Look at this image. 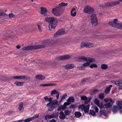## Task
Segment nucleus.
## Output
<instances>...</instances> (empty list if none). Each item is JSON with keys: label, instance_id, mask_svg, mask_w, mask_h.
Returning <instances> with one entry per match:
<instances>
[{"label": "nucleus", "instance_id": "1", "mask_svg": "<svg viewBox=\"0 0 122 122\" xmlns=\"http://www.w3.org/2000/svg\"><path fill=\"white\" fill-rule=\"evenodd\" d=\"M80 59L82 61H86L87 62L86 63H84L82 66L77 67V69L79 70H85L86 68L88 67L90 63L95 61V60L92 58H87L84 56L81 57L80 58Z\"/></svg>", "mask_w": 122, "mask_h": 122}, {"label": "nucleus", "instance_id": "2", "mask_svg": "<svg viewBox=\"0 0 122 122\" xmlns=\"http://www.w3.org/2000/svg\"><path fill=\"white\" fill-rule=\"evenodd\" d=\"M45 20L47 22H49L50 23H52L54 22L55 23V24L53 23H51L49 25V30H51L52 29H54L56 26V24L57 23L58 21V20L57 19L52 17H46L45 18Z\"/></svg>", "mask_w": 122, "mask_h": 122}, {"label": "nucleus", "instance_id": "3", "mask_svg": "<svg viewBox=\"0 0 122 122\" xmlns=\"http://www.w3.org/2000/svg\"><path fill=\"white\" fill-rule=\"evenodd\" d=\"M45 46L44 45L30 46L24 47L22 49L23 50H35L44 48Z\"/></svg>", "mask_w": 122, "mask_h": 122}, {"label": "nucleus", "instance_id": "4", "mask_svg": "<svg viewBox=\"0 0 122 122\" xmlns=\"http://www.w3.org/2000/svg\"><path fill=\"white\" fill-rule=\"evenodd\" d=\"M60 8L58 6L52 9V12L53 14L56 16H59L62 15L63 12L60 9Z\"/></svg>", "mask_w": 122, "mask_h": 122}, {"label": "nucleus", "instance_id": "5", "mask_svg": "<svg viewBox=\"0 0 122 122\" xmlns=\"http://www.w3.org/2000/svg\"><path fill=\"white\" fill-rule=\"evenodd\" d=\"M91 22L92 25L94 26L98 24L97 19L96 15L93 14L91 16Z\"/></svg>", "mask_w": 122, "mask_h": 122}, {"label": "nucleus", "instance_id": "6", "mask_svg": "<svg viewBox=\"0 0 122 122\" xmlns=\"http://www.w3.org/2000/svg\"><path fill=\"white\" fill-rule=\"evenodd\" d=\"M89 105H87L86 106H85L83 104H82L79 106L78 109L79 110H81L82 111H84L85 113H86L89 112Z\"/></svg>", "mask_w": 122, "mask_h": 122}, {"label": "nucleus", "instance_id": "7", "mask_svg": "<svg viewBox=\"0 0 122 122\" xmlns=\"http://www.w3.org/2000/svg\"><path fill=\"white\" fill-rule=\"evenodd\" d=\"M94 11L93 9L91 6H86L83 10V12L87 13L88 14L92 13Z\"/></svg>", "mask_w": 122, "mask_h": 122}, {"label": "nucleus", "instance_id": "8", "mask_svg": "<svg viewBox=\"0 0 122 122\" xmlns=\"http://www.w3.org/2000/svg\"><path fill=\"white\" fill-rule=\"evenodd\" d=\"M120 2L118 1H112L111 2H109L106 3L102 5L103 7L108 6L116 5L119 4Z\"/></svg>", "mask_w": 122, "mask_h": 122}, {"label": "nucleus", "instance_id": "9", "mask_svg": "<svg viewBox=\"0 0 122 122\" xmlns=\"http://www.w3.org/2000/svg\"><path fill=\"white\" fill-rule=\"evenodd\" d=\"M50 105L54 107H55L58 106L59 105L57 100H54L51 102H50L46 104L47 107H49Z\"/></svg>", "mask_w": 122, "mask_h": 122}, {"label": "nucleus", "instance_id": "10", "mask_svg": "<svg viewBox=\"0 0 122 122\" xmlns=\"http://www.w3.org/2000/svg\"><path fill=\"white\" fill-rule=\"evenodd\" d=\"M118 22L117 19H114L113 22H108L109 24L112 26V27L116 28L117 26L118 25L119 23H117Z\"/></svg>", "mask_w": 122, "mask_h": 122}, {"label": "nucleus", "instance_id": "11", "mask_svg": "<svg viewBox=\"0 0 122 122\" xmlns=\"http://www.w3.org/2000/svg\"><path fill=\"white\" fill-rule=\"evenodd\" d=\"M41 14L45 16H48L49 15V13L47 12L46 9L43 7L41 8Z\"/></svg>", "mask_w": 122, "mask_h": 122}, {"label": "nucleus", "instance_id": "12", "mask_svg": "<svg viewBox=\"0 0 122 122\" xmlns=\"http://www.w3.org/2000/svg\"><path fill=\"white\" fill-rule=\"evenodd\" d=\"M81 99L82 100H84L85 101V103L86 104L89 102L91 99L89 97L87 98L85 96H83L81 97Z\"/></svg>", "mask_w": 122, "mask_h": 122}, {"label": "nucleus", "instance_id": "13", "mask_svg": "<svg viewBox=\"0 0 122 122\" xmlns=\"http://www.w3.org/2000/svg\"><path fill=\"white\" fill-rule=\"evenodd\" d=\"M64 34V30L61 29L57 31L54 35L55 37H56L58 36Z\"/></svg>", "mask_w": 122, "mask_h": 122}, {"label": "nucleus", "instance_id": "14", "mask_svg": "<svg viewBox=\"0 0 122 122\" xmlns=\"http://www.w3.org/2000/svg\"><path fill=\"white\" fill-rule=\"evenodd\" d=\"M116 104L118 107V109L120 112L122 113V101L120 102L117 101L116 102Z\"/></svg>", "mask_w": 122, "mask_h": 122}, {"label": "nucleus", "instance_id": "15", "mask_svg": "<svg viewBox=\"0 0 122 122\" xmlns=\"http://www.w3.org/2000/svg\"><path fill=\"white\" fill-rule=\"evenodd\" d=\"M51 95L52 96H53V95L56 94V99L58 100L59 99V94L58 92L56 90L54 89L52 90L51 92Z\"/></svg>", "mask_w": 122, "mask_h": 122}, {"label": "nucleus", "instance_id": "16", "mask_svg": "<svg viewBox=\"0 0 122 122\" xmlns=\"http://www.w3.org/2000/svg\"><path fill=\"white\" fill-rule=\"evenodd\" d=\"M70 58V56L69 55H66L59 57L57 58V59L59 60H61L68 59Z\"/></svg>", "mask_w": 122, "mask_h": 122}, {"label": "nucleus", "instance_id": "17", "mask_svg": "<svg viewBox=\"0 0 122 122\" xmlns=\"http://www.w3.org/2000/svg\"><path fill=\"white\" fill-rule=\"evenodd\" d=\"M36 78L39 80H43L45 79V77L42 75H38L36 76Z\"/></svg>", "mask_w": 122, "mask_h": 122}, {"label": "nucleus", "instance_id": "18", "mask_svg": "<svg viewBox=\"0 0 122 122\" xmlns=\"http://www.w3.org/2000/svg\"><path fill=\"white\" fill-rule=\"evenodd\" d=\"M74 67V65L72 64H67L65 66V68L67 69L72 68H73Z\"/></svg>", "mask_w": 122, "mask_h": 122}, {"label": "nucleus", "instance_id": "19", "mask_svg": "<svg viewBox=\"0 0 122 122\" xmlns=\"http://www.w3.org/2000/svg\"><path fill=\"white\" fill-rule=\"evenodd\" d=\"M59 114V117L60 119H64L65 118L66 116L62 111L60 112Z\"/></svg>", "mask_w": 122, "mask_h": 122}, {"label": "nucleus", "instance_id": "20", "mask_svg": "<svg viewBox=\"0 0 122 122\" xmlns=\"http://www.w3.org/2000/svg\"><path fill=\"white\" fill-rule=\"evenodd\" d=\"M19 111L22 112L24 110V109L23 106V104L22 103H20L19 105Z\"/></svg>", "mask_w": 122, "mask_h": 122}, {"label": "nucleus", "instance_id": "21", "mask_svg": "<svg viewBox=\"0 0 122 122\" xmlns=\"http://www.w3.org/2000/svg\"><path fill=\"white\" fill-rule=\"evenodd\" d=\"M118 107L116 106H113L112 109V111L114 113L117 112L118 110Z\"/></svg>", "mask_w": 122, "mask_h": 122}, {"label": "nucleus", "instance_id": "22", "mask_svg": "<svg viewBox=\"0 0 122 122\" xmlns=\"http://www.w3.org/2000/svg\"><path fill=\"white\" fill-rule=\"evenodd\" d=\"M115 84L119 86L122 87V81H116Z\"/></svg>", "mask_w": 122, "mask_h": 122}, {"label": "nucleus", "instance_id": "23", "mask_svg": "<svg viewBox=\"0 0 122 122\" xmlns=\"http://www.w3.org/2000/svg\"><path fill=\"white\" fill-rule=\"evenodd\" d=\"M111 106V103L110 102L106 103L104 104L103 106V107L104 108H109Z\"/></svg>", "mask_w": 122, "mask_h": 122}, {"label": "nucleus", "instance_id": "24", "mask_svg": "<svg viewBox=\"0 0 122 122\" xmlns=\"http://www.w3.org/2000/svg\"><path fill=\"white\" fill-rule=\"evenodd\" d=\"M75 10V9L74 8L71 11V15L72 16H75L76 15V12H74Z\"/></svg>", "mask_w": 122, "mask_h": 122}, {"label": "nucleus", "instance_id": "25", "mask_svg": "<svg viewBox=\"0 0 122 122\" xmlns=\"http://www.w3.org/2000/svg\"><path fill=\"white\" fill-rule=\"evenodd\" d=\"M68 5L67 3H64L63 2L59 4L58 6L60 8H62L63 6H66Z\"/></svg>", "mask_w": 122, "mask_h": 122}, {"label": "nucleus", "instance_id": "26", "mask_svg": "<svg viewBox=\"0 0 122 122\" xmlns=\"http://www.w3.org/2000/svg\"><path fill=\"white\" fill-rule=\"evenodd\" d=\"M112 85H109L108 87H107L106 88L105 92L106 93H109V92L111 89L110 88L112 87Z\"/></svg>", "mask_w": 122, "mask_h": 122}, {"label": "nucleus", "instance_id": "27", "mask_svg": "<svg viewBox=\"0 0 122 122\" xmlns=\"http://www.w3.org/2000/svg\"><path fill=\"white\" fill-rule=\"evenodd\" d=\"M74 98L73 97H70L67 100V102L70 103V104L71 102H74Z\"/></svg>", "mask_w": 122, "mask_h": 122}, {"label": "nucleus", "instance_id": "28", "mask_svg": "<svg viewBox=\"0 0 122 122\" xmlns=\"http://www.w3.org/2000/svg\"><path fill=\"white\" fill-rule=\"evenodd\" d=\"M93 46V44L92 43H86V47L87 48H90Z\"/></svg>", "mask_w": 122, "mask_h": 122}, {"label": "nucleus", "instance_id": "29", "mask_svg": "<svg viewBox=\"0 0 122 122\" xmlns=\"http://www.w3.org/2000/svg\"><path fill=\"white\" fill-rule=\"evenodd\" d=\"M75 116L77 117H80L81 115V113L79 112H76L75 113Z\"/></svg>", "mask_w": 122, "mask_h": 122}, {"label": "nucleus", "instance_id": "30", "mask_svg": "<svg viewBox=\"0 0 122 122\" xmlns=\"http://www.w3.org/2000/svg\"><path fill=\"white\" fill-rule=\"evenodd\" d=\"M7 16V15L5 14L2 10L0 9V16Z\"/></svg>", "mask_w": 122, "mask_h": 122}, {"label": "nucleus", "instance_id": "31", "mask_svg": "<svg viewBox=\"0 0 122 122\" xmlns=\"http://www.w3.org/2000/svg\"><path fill=\"white\" fill-rule=\"evenodd\" d=\"M14 84L20 86H21L23 85L22 82L18 81L15 82L14 83Z\"/></svg>", "mask_w": 122, "mask_h": 122}, {"label": "nucleus", "instance_id": "32", "mask_svg": "<svg viewBox=\"0 0 122 122\" xmlns=\"http://www.w3.org/2000/svg\"><path fill=\"white\" fill-rule=\"evenodd\" d=\"M33 120L32 117H29L25 119L24 121V122H29Z\"/></svg>", "mask_w": 122, "mask_h": 122}, {"label": "nucleus", "instance_id": "33", "mask_svg": "<svg viewBox=\"0 0 122 122\" xmlns=\"http://www.w3.org/2000/svg\"><path fill=\"white\" fill-rule=\"evenodd\" d=\"M101 67L104 70H105L107 69L108 67L107 65L105 64H103L101 66Z\"/></svg>", "mask_w": 122, "mask_h": 122}, {"label": "nucleus", "instance_id": "34", "mask_svg": "<svg viewBox=\"0 0 122 122\" xmlns=\"http://www.w3.org/2000/svg\"><path fill=\"white\" fill-rule=\"evenodd\" d=\"M64 113L65 116H67L69 115L70 113H71V112L68 110H66L65 111Z\"/></svg>", "mask_w": 122, "mask_h": 122}, {"label": "nucleus", "instance_id": "35", "mask_svg": "<svg viewBox=\"0 0 122 122\" xmlns=\"http://www.w3.org/2000/svg\"><path fill=\"white\" fill-rule=\"evenodd\" d=\"M90 114L91 115L94 116L95 115V112L93 110H90Z\"/></svg>", "mask_w": 122, "mask_h": 122}, {"label": "nucleus", "instance_id": "36", "mask_svg": "<svg viewBox=\"0 0 122 122\" xmlns=\"http://www.w3.org/2000/svg\"><path fill=\"white\" fill-rule=\"evenodd\" d=\"M94 102L95 104L97 105L98 106L99 105V101L97 99H95L94 101Z\"/></svg>", "mask_w": 122, "mask_h": 122}, {"label": "nucleus", "instance_id": "37", "mask_svg": "<svg viewBox=\"0 0 122 122\" xmlns=\"http://www.w3.org/2000/svg\"><path fill=\"white\" fill-rule=\"evenodd\" d=\"M51 115L53 118L57 116H58V114L57 113H55L51 114Z\"/></svg>", "mask_w": 122, "mask_h": 122}, {"label": "nucleus", "instance_id": "38", "mask_svg": "<svg viewBox=\"0 0 122 122\" xmlns=\"http://www.w3.org/2000/svg\"><path fill=\"white\" fill-rule=\"evenodd\" d=\"M117 26L116 28L122 30V24L119 23Z\"/></svg>", "mask_w": 122, "mask_h": 122}, {"label": "nucleus", "instance_id": "39", "mask_svg": "<svg viewBox=\"0 0 122 122\" xmlns=\"http://www.w3.org/2000/svg\"><path fill=\"white\" fill-rule=\"evenodd\" d=\"M45 119L46 120H48L49 119H51L49 115H46L45 116Z\"/></svg>", "mask_w": 122, "mask_h": 122}, {"label": "nucleus", "instance_id": "40", "mask_svg": "<svg viewBox=\"0 0 122 122\" xmlns=\"http://www.w3.org/2000/svg\"><path fill=\"white\" fill-rule=\"evenodd\" d=\"M86 43L83 42L81 43V46L82 48H83L84 47H86Z\"/></svg>", "mask_w": 122, "mask_h": 122}, {"label": "nucleus", "instance_id": "41", "mask_svg": "<svg viewBox=\"0 0 122 122\" xmlns=\"http://www.w3.org/2000/svg\"><path fill=\"white\" fill-rule=\"evenodd\" d=\"M67 96L66 94H64L62 96L61 98L62 99H64L65 98H67Z\"/></svg>", "mask_w": 122, "mask_h": 122}, {"label": "nucleus", "instance_id": "42", "mask_svg": "<svg viewBox=\"0 0 122 122\" xmlns=\"http://www.w3.org/2000/svg\"><path fill=\"white\" fill-rule=\"evenodd\" d=\"M39 117V114H36L35 115H34L32 117V119L33 120H34V119L35 118H37L38 117Z\"/></svg>", "mask_w": 122, "mask_h": 122}, {"label": "nucleus", "instance_id": "43", "mask_svg": "<svg viewBox=\"0 0 122 122\" xmlns=\"http://www.w3.org/2000/svg\"><path fill=\"white\" fill-rule=\"evenodd\" d=\"M90 67L91 68H93L94 67H97V65L95 64H92L90 66Z\"/></svg>", "mask_w": 122, "mask_h": 122}, {"label": "nucleus", "instance_id": "44", "mask_svg": "<svg viewBox=\"0 0 122 122\" xmlns=\"http://www.w3.org/2000/svg\"><path fill=\"white\" fill-rule=\"evenodd\" d=\"M100 113L101 115H103L105 116L106 115V113L103 110H101L100 111Z\"/></svg>", "mask_w": 122, "mask_h": 122}, {"label": "nucleus", "instance_id": "45", "mask_svg": "<svg viewBox=\"0 0 122 122\" xmlns=\"http://www.w3.org/2000/svg\"><path fill=\"white\" fill-rule=\"evenodd\" d=\"M50 107L48 109V111H52L55 107L50 105Z\"/></svg>", "mask_w": 122, "mask_h": 122}, {"label": "nucleus", "instance_id": "46", "mask_svg": "<svg viewBox=\"0 0 122 122\" xmlns=\"http://www.w3.org/2000/svg\"><path fill=\"white\" fill-rule=\"evenodd\" d=\"M104 97V95L103 94L101 93L100 94L99 98L101 99H102Z\"/></svg>", "mask_w": 122, "mask_h": 122}, {"label": "nucleus", "instance_id": "47", "mask_svg": "<svg viewBox=\"0 0 122 122\" xmlns=\"http://www.w3.org/2000/svg\"><path fill=\"white\" fill-rule=\"evenodd\" d=\"M25 79L26 80H28L30 79L29 77L27 76H23V79Z\"/></svg>", "mask_w": 122, "mask_h": 122}, {"label": "nucleus", "instance_id": "48", "mask_svg": "<svg viewBox=\"0 0 122 122\" xmlns=\"http://www.w3.org/2000/svg\"><path fill=\"white\" fill-rule=\"evenodd\" d=\"M9 16L10 18L13 17L15 16V15L12 13L10 14L9 15Z\"/></svg>", "mask_w": 122, "mask_h": 122}, {"label": "nucleus", "instance_id": "49", "mask_svg": "<svg viewBox=\"0 0 122 122\" xmlns=\"http://www.w3.org/2000/svg\"><path fill=\"white\" fill-rule=\"evenodd\" d=\"M56 83H49L48 84V86H56Z\"/></svg>", "mask_w": 122, "mask_h": 122}, {"label": "nucleus", "instance_id": "50", "mask_svg": "<svg viewBox=\"0 0 122 122\" xmlns=\"http://www.w3.org/2000/svg\"><path fill=\"white\" fill-rule=\"evenodd\" d=\"M70 104V103H69V102H65L64 103L63 105L65 107H66V106Z\"/></svg>", "mask_w": 122, "mask_h": 122}, {"label": "nucleus", "instance_id": "51", "mask_svg": "<svg viewBox=\"0 0 122 122\" xmlns=\"http://www.w3.org/2000/svg\"><path fill=\"white\" fill-rule=\"evenodd\" d=\"M61 107L62 110H64L66 108V107L64 105H60Z\"/></svg>", "mask_w": 122, "mask_h": 122}, {"label": "nucleus", "instance_id": "52", "mask_svg": "<svg viewBox=\"0 0 122 122\" xmlns=\"http://www.w3.org/2000/svg\"><path fill=\"white\" fill-rule=\"evenodd\" d=\"M44 99L45 100L46 102H49V98H48L47 97H44Z\"/></svg>", "mask_w": 122, "mask_h": 122}, {"label": "nucleus", "instance_id": "53", "mask_svg": "<svg viewBox=\"0 0 122 122\" xmlns=\"http://www.w3.org/2000/svg\"><path fill=\"white\" fill-rule=\"evenodd\" d=\"M40 86H48V84H41L40 85Z\"/></svg>", "mask_w": 122, "mask_h": 122}, {"label": "nucleus", "instance_id": "54", "mask_svg": "<svg viewBox=\"0 0 122 122\" xmlns=\"http://www.w3.org/2000/svg\"><path fill=\"white\" fill-rule=\"evenodd\" d=\"M38 28L39 30L40 31H41L42 30V28L41 27V26L39 25H38Z\"/></svg>", "mask_w": 122, "mask_h": 122}, {"label": "nucleus", "instance_id": "55", "mask_svg": "<svg viewBox=\"0 0 122 122\" xmlns=\"http://www.w3.org/2000/svg\"><path fill=\"white\" fill-rule=\"evenodd\" d=\"M94 109L95 111L96 112H98L99 110L97 107H95L94 108Z\"/></svg>", "mask_w": 122, "mask_h": 122}, {"label": "nucleus", "instance_id": "56", "mask_svg": "<svg viewBox=\"0 0 122 122\" xmlns=\"http://www.w3.org/2000/svg\"><path fill=\"white\" fill-rule=\"evenodd\" d=\"M13 78L14 79H19L18 76H14Z\"/></svg>", "mask_w": 122, "mask_h": 122}, {"label": "nucleus", "instance_id": "57", "mask_svg": "<svg viewBox=\"0 0 122 122\" xmlns=\"http://www.w3.org/2000/svg\"><path fill=\"white\" fill-rule=\"evenodd\" d=\"M19 79H23V76H18Z\"/></svg>", "mask_w": 122, "mask_h": 122}, {"label": "nucleus", "instance_id": "58", "mask_svg": "<svg viewBox=\"0 0 122 122\" xmlns=\"http://www.w3.org/2000/svg\"><path fill=\"white\" fill-rule=\"evenodd\" d=\"M61 110H62L61 107L60 106H59L58 107V108L57 109V111H59Z\"/></svg>", "mask_w": 122, "mask_h": 122}, {"label": "nucleus", "instance_id": "59", "mask_svg": "<svg viewBox=\"0 0 122 122\" xmlns=\"http://www.w3.org/2000/svg\"><path fill=\"white\" fill-rule=\"evenodd\" d=\"M49 122H56V121L55 119H52L50 120Z\"/></svg>", "mask_w": 122, "mask_h": 122}, {"label": "nucleus", "instance_id": "60", "mask_svg": "<svg viewBox=\"0 0 122 122\" xmlns=\"http://www.w3.org/2000/svg\"><path fill=\"white\" fill-rule=\"evenodd\" d=\"M71 108H75V106L74 105H71L70 107Z\"/></svg>", "mask_w": 122, "mask_h": 122}, {"label": "nucleus", "instance_id": "61", "mask_svg": "<svg viewBox=\"0 0 122 122\" xmlns=\"http://www.w3.org/2000/svg\"><path fill=\"white\" fill-rule=\"evenodd\" d=\"M99 91V90H96L93 91V93H95L96 92H98Z\"/></svg>", "mask_w": 122, "mask_h": 122}, {"label": "nucleus", "instance_id": "62", "mask_svg": "<svg viewBox=\"0 0 122 122\" xmlns=\"http://www.w3.org/2000/svg\"><path fill=\"white\" fill-rule=\"evenodd\" d=\"M20 47L21 46L20 45H18L16 46V47L17 49H19L20 48Z\"/></svg>", "mask_w": 122, "mask_h": 122}, {"label": "nucleus", "instance_id": "63", "mask_svg": "<svg viewBox=\"0 0 122 122\" xmlns=\"http://www.w3.org/2000/svg\"><path fill=\"white\" fill-rule=\"evenodd\" d=\"M104 101L105 102H107L109 101V100L108 99H104Z\"/></svg>", "mask_w": 122, "mask_h": 122}, {"label": "nucleus", "instance_id": "64", "mask_svg": "<svg viewBox=\"0 0 122 122\" xmlns=\"http://www.w3.org/2000/svg\"><path fill=\"white\" fill-rule=\"evenodd\" d=\"M49 102H50L51 101L52 99H53V98L52 97L50 98H49Z\"/></svg>", "mask_w": 122, "mask_h": 122}]
</instances>
